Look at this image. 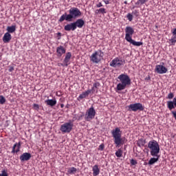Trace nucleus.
I'll use <instances>...</instances> for the list:
<instances>
[{
    "label": "nucleus",
    "instance_id": "obj_1",
    "mask_svg": "<svg viewBox=\"0 0 176 176\" xmlns=\"http://www.w3.org/2000/svg\"><path fill=\"white\" fill-rule=\"evenodd\" d=\"M82 13L80 10L76 7H72L69 10V14L65 12L64 14L60 16L58 21L63 23V21L71 22L73 19H76L80 16H82Z\"/></svg>",
    "mask_w": 176,
    "mask_h": 176
},
{
    "label": "nucleus",
    "instance_id": "obj_2",
    "mask_svg": "<svg viewBox=\"0 0 176 176\" xmlns=\"http://www.w3.org/2000/svg\"><path fill=\"white\" fill-rule=\"evenodd\" d=\"M118 79L120 80L117 85V90L122 91L124 90L127 86H130L131 85V79H130L129 76L127 74H121Z\"/></svg>",
    "mask_w": 176,
    "mask_h": 176
},
{
    "label": "nucleus",
    "instance_id": "obj_3",
    "mask_svg": "<svg viewBox=\"0 0 176 176\" xmlns=\"http://www.w3.org/2000/svg\"><path fill=\"white\" fill-rule=\"evenodd\" d=\"M125 40L126 42H129L137 47H140L143 45L142 42H137L132 39L133 34H134V30L131 26H126L125 28Z\"/></svg>",
    "mask_w": 176,
    "mask_h": 176
},
{
    "label": "nucleus",
    "instance_id": "obj_4",
    "mask_svg": "<svg viewBox=\"0 0 176 176\" xmlns=\"http://www.w3.org/2000/svg\"><path fill=\"white\" fill-rule=\"evenodd\" d=\"M111 134L114 139V144L116 147H119V146L124 144V140L122 138V131H120V128H115V129L111 131Z\"/></svg>",
    "mask_w": 176,
    "mask_h": 176
},
{
    "label": "nucleus",
    "instance_id": "obj_5",
    "mask_svg": "<svg viewBox=\"0 0 176 176\" xmlns=\"http://www.w3.org/2000/svg\"><path fill=\"white\" fill-rule=\"evenodd\" d=\"M148 148L150 149L153 157H157L160 151V144L156 140H151L148 142Z\"/></svg>",
    "mask_w": 176,
    "mask_h": 176
},
{
    "label": "nucleus",
    "instance_id": "obj_6",
    "mask_svg": "<svg viewBox=\"0 0 176 176\" xmlns=\"http://www.w3.org/2000/svg\"><path fill=\"white\" fill-rule=\"evenodd\" d=\"M102 57H104V52L98 50L91 54L90 60L94 63L98 64L102 60Z\"/></svg>",
    "mask_w": 176,
    "mask_h": 176
},
{
    "label": "nucleus",
    "instance_id": "obj_7",
    "mask_svg": "<svg viewBox=\"0 0 176 176\" xmlns=\"http://www.w3.org/2000/svg\"><path fill=\"white\" fill-rule=\"evenodd\" d=\"M96 115V111L94 106H91L85 112V121L91 122V120L95 118Z\"/></svg>",
    "mask_w": 176,
    "mask_h": 176
},
{
    "label": "nucleus",
    "instance_id": "obj_8",
    "mask_svg": "<svg viewBox=\"0 0 176 176\" xmlns=\"http://www.w3.org/2000/svg\"><path fill=\"white\" fill-rule=\"evenodd\" d=\"M144 109V107L140 102L131 104L128 106V111L136 112L138 111H142Z\"/></svg>",
    "mask_w": 176,
    "mask_h": 176
},
{
    "label": "nucleus",
    "instance_id": "obj_9",
    "mask_svg": "<svg viewBox=\"0 0 176 176\" xmlns=\"http://www.w3.org/2000/svg\"><path fill=\"white\" fill-rule=\"evenodd\" d=\"M74 124L72 122H65L63 125H60V130L63 133H69L72 131Z\"/></svg>",
    "mask_w": 176,
    "mask_h": 176
},
{
    "label": "nucleus",
    "instance_id": "obj_10",
    "mask_svg": "<svg viewBox=\"0 0 176 176\" xmlns=\"http://www.w3.org/2000/svg\"><path fill=\"white\" fill-rule=\"evenodd\" d=\"M124 60L120 59L118 58H116L113 59L111 62H110L109 66L113 67H121L124 65Z\"/></svg>",
    "mask_w": 176,
    "mask_h": 176
},
{
    "label": "nucleus",
    "instance_id": "obj_11",
    "mask_svg": "<svg viewBox=\"0 0 176 176\" xmlns=\"http://www.w3.org/2000/svg\"><path fill=\"white\" fill-rule=\"evenodd\" d=\"M155 71L158 74H164L167 72L168 69L164 65H156Z\"/></svg>",
    "mask_w": 176,
    "mask_h": 176
},
{
    "label": "nucleus",
    "instance_id": "obj_12",
    "mask_svg": "<svg viewBox=\"0 0 176 176\" xmlns=\"http://www.w3.org/2000/svg\"><path fill=\"white\" fill-rule=\"evenodd\" d=\"M56 53L58 57H62L66 53V49L63 46L60 45L56 48Z\"/></svg>",
    "mask_w": 176,
    "mask_h": 176
},
{
    "label": "nucleus",
    "instance_id": "obj_13",
    "mask_svg": "<svg viewBox=\"0 0 176 176\" xmlns=\"http://www.w3.org/2000/svg\"><path fill=\"white\" fill-rule=\"evenodd\" d=\"M77 28L75 26L74 23H71L69 24L65 25L64 27V30L66 32L74 31Z\"/></svg>",
    "mask_w": 176,
    "mask_h": 176
},
{
    "label": "nucleus",
    "instance_id": "obj_14",
    "mask_svg": "<svg viewBox=\"0 0 176 176\" xmlns=\"http://www.w3.org/2000/svg\"><path fill=\"white\" fill-rule=\"evenodd\" d=\"M73 24H74L76 28H82L85 25V21L82 19H79L74 22Z\"/></svg>",
    "mask_w": 176,
    "mask_h": 176
},
{
    "label": "nucleus",
    "instance_id": "obj_15",
    "mask_svg": "<svg viewBox=\"0 0 176 176\" xmlns=\"http://www.w3.org/2000/svg\"><path fill=\"white\" fill-rule=\"evenodd\" d=\"M167 107L169 110L175 109L176 107V97H175L173 101L167 102Z\"/></svg>",
    "mask_w": 176,
    "mask_h": 176
},
{
    "label": "nucleus",
    "instance_id": "obj_16",
    "mask_svg": "<svg viewBox=\"0 0 176 176\" xmlns=\"http://www.w3.org/2000/svg\"><path fill=\"white\" fill-rule=\"evenodd\" d=\"M31 158V154L29 153H24L20 156L21 162H27L29 161Z\"/></svg>",
    "mask_w": 176,
    "mask_h": 176
},
{
    "label": "nucleus",
    "instance_id": "obj_17",
    "mask_svg": "<svg viewBox=\"0 0 176 176\" xmlns=\"http://www.w3.org/2000/svg\"><path fill=\"white\" fill-rule=\"evenodd\" d=\"M91 93V90H87L85 92H82L81 94H80V96H78V98H77L78 100H81L84 98H86L87 96H89V95Z\"/></svg>",
    "mask_w": 176,
    "mask_h": 176
},
{
    "label": "nucleus",
    "instance_id": "obj_18",
    "mask_svg": "<svg viewBox=\"0 0 176 176\" xmlns=\"http://www.w3.org/2000/svg\"><path fill=\"white\" fill-rule=\"evenodd\" d=\"M72 57V52L66 53V55L64 59V63H65V67H68V65H69V60H71Z\"/></svg>",
    "mask_w": 176,
    "mask_h": 176
},
{
    "label": "nucleus",
    "instance_id": "obj_19",
    "mask_svg": "<svg viewBox=\"0 0 176 176\" xmlns=\"http://www.w3.org/2000/svg\"><path fill=\"white\" fill-rule=\"evenodd\" d=\"M20 148H21V143H20V142L16 143V144L13 146V148H12V149L11 153H16L19 152Z\"/></svg>",
    "mask_w": 176,
    "mask_h": 176
},
{
    "label": "nucleus",
    "instance_id": "obj_20",
    "mask_svg": "<svg viewBox=\"0 0 176 176\" xmlns=\"http://www.w3.org/2000/svg\"><path fill=\"white\" fill-rule=\"evenodd\" d=\"M12 39V35L10 34V33L6 32L5 33L3 37V42L4 43H9L10 41Z\"/></svg>",
    "mask_w": 176,
    "mask_h": 176
},
{
    "label": "nucleus",
    "instance_id": "obj_21",
    "mask_svg": "<svg viewBox=\"0 0 176 176\" xmlns=\"http://www.w3.org/2000/svg\"><path fill=\"white\" fill-rule=\"evenodd\" d=\"M93 176H98L100 172L99 166L96 164L92 168Z\"/></svg>",
    "mask_w": 176,
    "mask_h": 176
},
{
    "label": "nucleus",
    "instance_id": "obj_22",
    "mask_svg": "<svg viewBox=\"0 0 176 176\" xmlns=\"http://www.w3.org/2000/svg\"><path fill=\"white\" fill-rule=\"evenodd\" d=\"M45 102L47 105L51 106L52 107L56 105L57 101L56 99H48L45 100Z\"/></svg>",
    "mask_w": 176,
    "mask_h": 176
},
{
    "label": "nucleus",
    "instance_id": "obj_23",
    "mask_svg": "<svg viewBox=\"0 0 176 176\" xmlns=\"http://www.w3.org/2000/svg\"><path fill=\"white\" fill-rule=\"evenodd\" d=\"M154 157H157V158L153 157V158L150 159V160H148V165H153L155 162L159 161V158H160L159 154H157V156H154Z\"/></svg>",
    "mask_w": 176,
    "mask_h": 176
},
{
    "label": "nucleus",
    "instance_id": "obj_24",
    "mask_svg": "<svg viewBox=\"0 0 176 176\" xmlns=\"http://www.w3.org/2000/svg\"><path fill=\"white\" fill-rule=\"evenodd\" d=\"M6 30L8 32L9 34H13L16 30V25L8 26V28H6Z\"/></svg>",
    "mask_w": 176,
    "mask_h": 176
},
{
    "label": "nucleus",
    "instance_id": "obj_25",
    "mask_svg": "<svg viewBox=\"0 0 176 176\" xmlns=\"http://www.w3.org/2000/svg\"><path fill=\"white\" fill-rule=\"evenodd\" d=\"M96 14H107V10L105 8H101L99 9H97L95 11Z\"/></svg>",
    "mask_w": 176,
    "mask_h": 176
},
{
    "label": "nucleus",
    "instance_id": "obj_26",
    "mask_svg": "<svg viewBox=\"0 0 176 176\" xmlns=\"http://www.w3.org/2000/svg\"><path fill=\"white\" fill-rule=\"evenodd\" d=\"M100 87V82H95L93 84V87L91 88V89H89V90H91V92L94 93V91L98 90L99 87Z\"/></svg>",
    "mask_w": 176,
    "mask_h": 176
},
{
    "label": "nucleus",
    "instance_id": "obj_27",
    "mask_svg": "<svg viewBox=\"0 0 176 176\" xmlns=\"http://www.w3.org/2000/svg\"><path fill=\"white\" fill-rule=\"evenodd\" d=\"M146 144V140H144L143 138H140L139 140H138L137 142V144H138V146L139 147H142L145 145Z\"/></svg>",
    "mask_w": 176,
    "mask_h": 176
},
{
    "label": "nucleus",
    "instance_id": "obj_28",
    "mask_svg": "<svg viewBox=\"0 0 176 176\" xmlns=\"http://www.w3.org/2000/svg\"><path fill=\"white\" fill-rule=\"evenodd\" d=\"M123 155V150L122 148H119L117 151L115 153V155L117 157H122Z\"/></svg>",
    "mask_w": 176,
    "mask_h": 176
},
{
    "label": "nucleus",
    "instance_id": "obj_29",
    "mask_svg": "<svg viewBox=\"0 0 176 176\" xmlns=\"http://www.w3.org/2000/svg\"><path fill=\"white\" fill-rule=\"evenodd\" d=\"M77 172V168H74V167H71L68 169V173L70 175L74 174L75 173Z\"/></svg>",
    "mask_w": 176,
    "mask_h": 176
},
{
    "label": "nucleus",
    "instance_id": "obj_30",
    "mask_svg": "<svg viewBox=\"0 0 176 176\" xmlns=\"http://www.w3.org/2000/svg\"><path fill=\"white\" fill-rule=\"evenodd\" d=\"M170 43H171V45H175L176 43V36H172L171 39H169Z\"/></svg>",
    "mask_w": 176,
    "mask_h": 176
},
{
    "label": "nucleus",
    "instance_id": "obj_31",
    "mask_svg": "<svg viewBox=\"0 0 176 176\" xmlns=\"http://www.w3.org/2000/svg\"><path fill=\"white\" fill-rule=\"evenodd\" d=\"M84 116H85V115L82 112L81 114L76 115V120L78 121L82 120Z\"/></svg>",
    "mask_w": 176,
    "mask_h": 176
},
{
    "label": "nucleus",
    "instance_id": "obj_32",
    "mask_svg": "<svg viewBox=\"0 0 176 176\" xmlns=\"http://www.w3.org/2000/svg\"><path fill=\"white\" fill-rule=\"evenodd\" d=\"M6 102V99L3 96H0V104L3 105Z\"/></svg>",
    "mask_w": 176,
    "mask_h": 176
},
{
    "label": "nucleus",
    "instance_id": "obj_33",
    "mask_svg": "<svg viewBox=\"0 0 176 176\" xmlns=\"http://www.w3.org/2000/svg\"><path fill=\"white\" fill-rule=\"evenodd\" d=\"M126 19H128V20L131 22L133 19V16L132 14L131 13H128V14H126Z\"/></svg>",
    "mask_w": 176,
    "mask_h": 176
},
{
    "label": "nucleus",
    "instance_id": "obj_34",
    "mask_svg": "<svg viewBox=\"0 0 176 176\" xmlns=\"http://www.w3.org/2000/svg\"><path fill=\"white\" fill-rule=\"evenodd\" d=\"M132 14H133L135 17H138L140 15V12L138 10H135L134 11H132Z\"/></svg>",
    "mask_w": 176,
    "mask_h": 176
},
{
    "label": "nucleus",
    "instance_id": "obj_35",
    "mask_svg": "<svg viewBox=\"0 0 176 176\" xmlns=\"http://www.w3.org/2000/svg\"><path fill=\"white\" fill-rule=\"evenodd\" d=\"M130 163H131V164L132 166H135V165H137V164H138L137 160H134V159H131Z\"/></svg>",
    "mask_w": 176,
    "mask_h": 176
},
{
    "label": "nucleus",
    "instance_id": "obj_36",
    "mask_svg": "<svg viewBox=\"0 0 176 176\" xmlns=\"http://www.w3.org/2000/svg\"><path fill=\"white\" fill-rule=\"evenodd\" d=\"M0 176H8L7 170H3L2 173H0Z\"/></svg>",
    "mask_w": 176,
    "mask_h": 176
},
{
    "label": "nucleus",
    "instance_id": "obj_37",
    "mask_svg": "<svg viewBox=\"0 0 176 176\" xmlns=\"http://www.w3.org/2000/svg\"><path fill=\"white\" fill-rule=\"evenodd\" d=\"M173 96H174L172 92H170L167 96V99L171 100L173 99Z\"/></svg>",
    "mask_w": 176,
    "mask_h": 176
},
{
    "label": "nucleus",
    "instance_id": "obj_38",
    "mask_svg": "<svg viewBox=\"0 0 176 176\" xmlns=\"http://www.w3.org/2000/svg\"><path fill=\"white\" fill-rule=\"evenodd\" d=\"M140 3V5H144L146 2H148V0H138Z\"/></svg>",
    "mask_w": 176,
    "mask_h": 176
},
{
    "label": "nucleus",
    "instance_id": "obj_39",
    "mask_svg": "<svg viewBox=\"0 0 176 176\" xmlns=\"http://www.w3.org/2000/svg\"><path fill=\"white\" fill-rule=\"evenodd\" d=\"M135 7H133V9H134L135 8H140V6H142V5H141V3H140L139 1H136L135 3Z\"/></svg>",
    "mask_w": 176,
    "mask_h": 176
},
{
    "label": "nucleus",
    "instance_id": "obj_40",
    "mask_svg": "<svg viewBox=\"0 0 176 176\" xmlns=\"http://www.w3.org/2000/svg\"><path fill=\"white\" fill-rule=\"evenodd\" d=\"M33 109H34L36 110H38L39 109V105L38 104H33Z\"/></svg>",
    "mask_w": 176,
    "mask_h": 176
},
{
    "label": "nucleus",
    "instance_id": "obj_41",
    "mask_svg": "<svg viewBox=\"0 0 176 176\" xmlns=\"http://www.w3.org/2000/svg\"><path fill=\"white\" fill-rule=\"evenodd\" d=\"M99 148H98V150H100V151H104V144H100V145H99V147H98Z\"/></svg>",
    "mask_w": 176,
    "mask_h": 176
},
{
    "label": "nucleus",
    "instance_id": "obj_42",
    "mask_svg": "<svg viewBox=\"0 0 176 176\" xmlns=\"http://www.w3.org/2000/svg\"><path fill=\"white\" fill-rule=\"evenodd\" d=\"M101 7H102V3H101V2H98V3L96 4V8H101Z\"/></svg>",
    "mask_w": 176,
    "mask_h": 176
},
{
    "label": "nucleus",
    "instance_id": "obj_43",
    "mask_svg": "<svg viewBox=\"0 0 176 176\" xmlns=\"http://www.w3.org/2000/svg\"><path fill=\"white\" fill-rule=\"evenodd\" d=\"M58 67H66L65 63H58Z\"/></svg>",
    "mask_w": 176,
    "mask_h": 176
},
{
    "label": "nucleus",
    "instance_id": "obj_44",
    "mask_svg": "<svg viewBox=\"0 0 176 176\" xmlns=\"http://www.w3.org/2000/svg\"><path fill=\"white\" fill-rule=\"evenodd\" d=\"M14 70V67H12V66H10V67H9L8 71H9L10 72H13Z\"/></svg>",
    "mask_w": 176,
    "mask_h": 176
},
{
    "label": "nucleus",
    "instance_id": "obj_45",
    "mask_svg": "<svg viewBox=\"0 0 176 176\" xmlns=\"http://www.w3.org/2000/svg\"><path fill=\"white\" fill-rule=\"evenodd\" d=\"M104 4L109 5L110 4V0H104Z\"/></svg>",
    "mask_w": 176,
    "mask_h": 176
},
{
    "label": "nucleus",
    "instance_id": "obj_46",
    "mask_svg": "<svg viewBox=\"0 0 176 176\" xmlns=\"http://www.w3.org/2000/svg\"><path fill=\"white\" fill-rule=\"evenodd\" d=\"M173 34V36H176V28L173 30V31L172 32Z\"/></svg>",
    "mask_w": 176,
    "mask_h": 176
},
{
    "label": "nucleus",
    "instance_id": "obj_47",
    "mask_svg": "<svg viewBox=\"0 0 176 176\" xmlns=\"http://www.w3.org/2000/svg\"><path fill=\"white\" fill-rule=\"evenodd\" d=\"M172 114H173V118H175V120L176 121V111H172Z\"/></svg>",
    "mask_w": 176,
    "mask_h": 176
},
{
    "label": "nucleus",
    "instance_id": "obj_48",
    "mask_svg": "<svg viewBox=\"0 0 176 176\" xmlns=\"http://www.w3.org/2000/svg\"><path fill=\"white\" fill-rule=\"evenodd\" d=\"M145 80H151V77L149 76L146 77Z\"/></svg>",
    "mask_w": 176,
    "mask_h": 176
},
{
    "label": "nucleus",
    "instance_id": "obj_49",
    "mask_svg": "<svg viewBox=\"0 0 176 176\" xmlns=\"http://www.w3.org/2000/svg\"><path fill=\"white\" fill-rule=\"evenodd\" d=\"M63 107H64V104H60V108L63 109Z\"/></svg>",
    "mask_w": 176,
    "mask_h": 176
},
{
    "label": "nucleus",
    "instance_id": "obj_50",
    "mask_svg": "<svg viewBox=\"0 0 176 176\" xmlns=\"http://www.w3.org/2000/svg\"><path fill=\"white\" fill-rule=\"evenodd\" d=\"M124 4L126 5L127 4V1H124Z\"/></svg>",
    "mask_w": 176,
    "mask_h": 176
},
{
    "label": "nucleus",
    "instance_id": "obj_51",
    "mask_svg": "<svg viewBox=\"0 0 176 176\" xmlns=\"http://www.w3.org/2000/svg\"><path fill=\"white\" fill-rule=\"evenodd\" d=\"M58 35H61V33H58Z\"/></svg>",
    "mask_w": 176,
    "mask_h": 176
}]
</instances>
